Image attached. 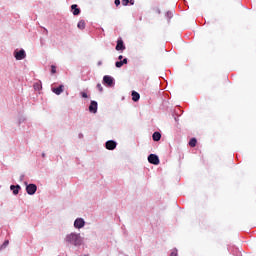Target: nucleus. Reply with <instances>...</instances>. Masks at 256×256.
Instances as JSON below:
<instances>
[{
	"instance_id": "obj_1",
	"label": "nucleus",
	"mask_w": 256,
	"mask_h": 256,
	"mask_svg": "<svg viewBox=\"0 0 256 256\" xmlns=\"http://www.w3.org/2000/svg\"><path fill=\"white\" fill-rule=\"evenodd\" d=\"M64 242L66 245L81 247L83 245V237H81V233L71 232L65 236Z\"/></svg>"
},
{
	"instance_id": "obj_2",
	"label": "nucleus",
	"mask_w": 256,
	"mask_h": 256,
	"mask_svg": "<svg viewBox=\"0 0 256 256\" xmlns=\"http://www.w3.org/2000/svg\"><path fill=\"white\" fill-rule=\"evenodd\" d=\"M13 56L15 57L16 61H23V59L27 57V53L25 52V49H16L14 50Z\"/></svg>"
},
{
	"instance_id": "obj_3",
	"label": "nucleus",
	"mask_w": 256,
	"mask_h": 256,
	"mask_svg": "<svg viewBox=\"0 0 256 256\" xmlns=\"http://www.w3.org/2000/svg\"><path fill=\"white\" fill-rule=\"evenodd\" d=\"M26 185V192L28 195H35L37 193V185L35 184H27V182H24Z\"/></svg>"
},
{
	"instance_id": "obj_4",
	"label": "nucleus",
	"mask_w": 256,
	"mask_h": 256,
	"mask_svg": "<svg viewBox=\"0 0 256 256\" xmlns=\"http://www.w3.org/2000/svg\"><path fill=\"white\" fill-rule=\"evenodd\" d=\"M103 83H104V85H107L108 87H113V85H115V79L109 75H105L103 77Z\"/></svg>"
},
{
	"instance_id": "obj_5",
	"label": "nucleus",
	"mask_w": 256,
	"mask_h": 256,
	"mask_svg": "<svg viewBox=\"0 0 256 256\" xmlns=\"http://www.w3.org/2000/svg\"><path fill=\"white\" fill-rule=\"evenodd\" d=\"M85 227V219L76 218L74 221V229H83Z\"/></svg>"
},
{
	"instance_id": "obj_6",
	"label": "nucleus",
	"mask_w": 256,
	"mask_h": 256,
	"mask_svg": "<svg viewBox=\"0 0 256 256\" xmlns=\"http://www.w3.org/2000/svg\"><path fill=\"white\" fill-rule=\"evenodd\" d=\"M105 148L108 149V151H114V149H117V142L115 140H108L105 143Z\"/></svg>"
},
{
	"instance_id": "obj_7",
	"label": "nucleus",
	"mask_w": 256,
	"mask_h": 256,
	"mask_svg": "<svg viewBox=\"0 0 256 256\" xmlns=\"http://www.w3.org/2000/svg\"><path fill=\"white\" fill-rule=\"evenodd\" d=\"M148 162L151 163V165H159V156H157V154H150L148 156Z\"/></svg>"
},
{
	"instance_id": "obj_8",
	"label": "nucleus",
	"mask_w": 256,
	"mask_h": 256,
	"mask_svg": "<svg viewBox=\"0 0 256 256\" xmlns=\"http://www.w3.org/2000/svg\"><path fill=\"white\" fill-rule=\"evenodd\" d=\"M98 107H99V104H97V101H95V100H92L91 102H90V105H89V112L90 113H97V109H98Z\"/></svg>"
},
{
	"instance_id": "obj_9",
	"label": "nucleus",
	"mask_w": 256,
	"mask_h": 256,
	"mask_svg": "<svg viewBox=\"0 0 256 256\" xmlns=\"http://www.w3.org/2000/svg\"><path fill=\"white\" fill-rule=\"evenodd\" d=\"M116 51H125V43L123 39L119 38L116 44Z\"/></svg>"
},
{
	"instance_id": "obj_10",
	"label": "nucleus",
	"mask_w": 256,
	"mask_h": 256,
	"mask_svg": "<svg viewBox=\"0 0 256 256\" xmlns=\"http://www.w3.org/2000/svg\"><path fill=\"white\" fill-rule=\"evenodd\" d=\"M71 11L74 16L81 15V9L79 8V6H77V4L71 5Z\"/></svg>"
},
{
	"instance_id": "obj_11",
	"label": "nucleus",
	"mask_w": 256,
	"mask_h": 256,
	"mask_svg": "<svg viewBox=\"0 0 256 256\" xmlns=\"http://www.w3.org/2000/svg\"><path fill=\"white\" fill-rule=\"evenodd\" d=\"M10 191L13 192V195H19V191H21V186L19 184L11 185Z\"/></svg>"
},
{
	"instance_id": "obj_12",
	"label": "nucleus",
	"mask_w": 256,
	"mask_h": 256,
	"mask_svg": "<svg viewBox=\"0 0 256 256\" xmlns=\"http://www.w3.org/2000/svg\"><path fill=\"white\" fill-rule=\"evenodd\" d=\"M128 63V59L124 58L123 60H119L115 62V67H117L118 69H121L122 66L127 65Z\"/></svg>"
},
{
	"instance_id": "obj_13",
	"label": "nucleus",
	"mask_w": 256,
	"mask_h": 256,
	"mask_svg": "<svg viewBox=\"0 0 256 256\" xmlns=\"http://www.w3.org/2000/svg\"><path fill=\"white\" fill-rule=\"evenodd\" d=\"M64 88H65V86H63V84H61L56 88H52V91L55 93V95H61V93H63Z\"/></svg>"
},
{
	"instance_id": "obj_14",
	"label": "nucleus",
	"mask_w": 256,
	"mask_h": 256,
	"mask_svg": "<svg viewBox=\"0 0 256 256\" xmlns=\"http://www.w3.org/2000/svg\"><path fill=\"white\" fill-rule=\"evenodd\" d=\"M139 99H141V95L137 91H132V101H134V103H137Z\"/></svg>"
},
{
	"instance_id": "obj_15",
	"label": "nucleus",
	"mask_w": 256,
	"mask_h": 256,
	"mask_svg": "<svg viewBox=\"0 0 256 256\" xmlns=\"http://www.w3.org/2000/svg\"><path fill=\"white\" fill-rule=\"evenodd\" d=\"M152 139L153 141H161V132H154L152 134Z\"/></svg>"
},
{
	"instance_id": "obj_16",
	"label": "nucleus",
	"mask_w": 256,
	"mask_h": 256,
	"mask_svg": "<svg viewBox=\"0 0 256 256\" xmlns=\"http://www.w3.org/2000/svg\"><path fill=\"white\" fill-rule=\"evenodd\" d=\"M77 27L83 31V29H85V20H80L77 24Z\"/></svg>"
},
{
	"instance_id": "obj_17",
	"label": "nucleus",
	"mask_w": 256,
	"mask_h": 256,
	"mask_svg": "<svg viewBox=\"0 0 256 256\" xmlns=\"http://www.w3.org/2000/svg\"><path fill=\"white\" fill-rule=\"evenodd\" d=\"M190 147H196L197 145V138H191L189 141Z\"/></svg>"
},
{
	"instance_id": "obj_18",
	"label": "nucleus",
	"mask_w": 256,
	"mask_h": 256,
	"mask_svg": "<svg viewBox=\"0 0 256 256\" xmlns=\"http://www.w3.org/2000/svg\"><path fill=\"white\" fill-rule=\"evenodd\" d=\"M51 73L55 75L57 73V67L55 65H51Z\"/></svg>"
},
{
	"instance_id": "obj_19",
	"label": "nucleus",
	"mask_w": 256,
	"mask_h": 256,
	"mask_svg": "<svg viewBox=\"0 0 256 256\" xmlns=\"http://www.w3.org/2000/svg\"><path fill=\"white\" fill-rule=\"evenodd\" d=\"M80 96L82 97V99H87V97H89V95H87V92H80Z\"/></svg>"
},
{
	"instance_id": "obj_20",
	"label": "nucleus",
	"mask_w": 256,
	"mask_h": 256,
	"mask_svg": "<svg viewBox=\"0 0 256 256\" xmlns=\"http://www.w3.org/2000/svg\"><path fill=\"white\" fill-rule=\"evenodd\" d=\"M166 17H168V19H172L173 18V12H171V11L166 12Z\"/></svg>"
},
{
	"instance_id": "obj_21",
	"label": "nucleus",
	"mask_w": 256,
	"mask_h": 256,
	"mask_svg": "<svg viewBox=\"0 0 256 256\" xmlns=\"http://www.w3.org/2000/svg\"><path fill=\"white\" fill-rule=\"evenodd\" d=\"M9 245V240L4 241V243L1 245V249H5Z\"/></svg>"
},
{
	"instance_id": "obj_22",
	"label": "nucleus",
	"mask_w": 256,
	"mask_h": 256,
	"mask_svg": "<svg viewBox=\"0 0 256 256\" xmlns=\"http://www.w3.org/2000/svg\"><path fill=\"white\" fill-rule=\"evenodd\" d=\"M170 256H177V248H174L170 254Z\"/></svg>"
},
{
	"instance_id": "obj_23",
	"label": "nucleus",
	"mask_w": 256,
	"mask_h": 256,
	"mask_svg": "<svg viewBox=\"0 0 256 256\" xmlns=\"http://www.w3.org/2000/svg\"><path fill=\"white\" fill-rule=\"evenodd\" d=\"M34 89L36 91H39V89H41V86L39 85V83L34 84Z\"/></svg>"
},
{
	"instance_id": "obj_24",
	"label": "nucleus",
	"mask_w": 256,
	"mask_h": 256,
	"mask_svg": "<svg viewBox=\"0 0 256 256\" xmlns=\"http://www.w3.org/2000/svg\"><path fill=\"white\" fill-rule=\"evenodd\" d=\"M122 5H124V7H127V5H129V0H122Z\"/></svg>"
},
{
	"instance_id": "obj_25",
	"label": "nucleus",
	"mask_w": 256,
	"mask_h": 256,
	"mask_svg": "<svg viewBox=\"0 0 256 256\" xmlns=\"http://www.w3.org/2000/svg\"><path fill=\"white\" fill-rule=\"evenodd\" d=\"M96 87L100 92H103V86L101 84L98 83Z\"/></svg>"
},
{
	"instance_id": "obj_26",
	"label": "nucleus",
	"mask_w": 256,
	"mask_h": 256,
	"mask_svg": "<svg viewBox=\"0 0 256 256\" xmlns=\"http://www.w3.org/2000/svg\"><path fill=\"white\" fill-rule=\"evenodd\" d=\"M114 4L116 5V7H119V5H121V0H115Z\"/></svg>"
},
{
	"instance_id": "obj_27",
	"label": "nucleus",
	"mask_w": 256,
	"mask_h": 256,
	"mask_svg": "<svg viewBox=\"0 0 256 256\" xmlns=\"http://www.w3.org/2000/svg\"><path fill=\"white\" fill-rule=\"evenodd\" d=\"M43 29H44L43 34L44 35H49V31L47 30V28H43Z\"/></svg>"
},
{
	"instance_id": "obj_28",
	"label": "nucleus",
	"mask_w": 256,
	"mask_h": 256,
	"mask_svg": "<svg viewBox=\"0 0 256 256\" xmlns=\"http://www.w3.org/2000/svg\"><path fill=\"white\" fill-rule=\"evenodd\" d=\"M24 179H25V174H21L20 178H19V181H23Z\"/></svg>"
},
{
	"instance_id": "obj_29",
	"label": "nucleus",
	"mask_w": 256,
	"mask_h": 256,
	"mask_svg": "<svg viewBox=\"0 0 256 256\" xmlns=\"http://www.w3.org/2000/svg\"><path fill=\"white\" fill-rule=\"evenodd\" d=\"M129 3H130L131 5H135V0H129Z\"/></svg>"
},
{
	"instance_id": "obj_30",
	"label": "nucleus",
	"mask_w": 256,
	"mask_h": 256,
	"mask_svg": "<svg viewBox=\"0 0 256 256\" xmlns=\"http://www.w3.org/2000/svg\"><path fill=\"white\" fill-rule=\"evenodd\" d=\"M119 61H123V55L118 56Z\"/></svg>"
},
{
	"instance_id": "obj_31",
	"label": "nucleus",
	"mask_w": 256,
	"mask_h": 256,
	"mask_svg": "<svg viewBox=\"0 0 256 256\" xmlns=\"http://www.w3.org/2000/svg\"><path fill=\"white\" fill-rule=\"evenodd\" d=\"M97 65H98V67H100V65H103V62L102 61H98Z\"/></svg>"
},
{
	"instance_id": "obj_32",
	"label": "nucleus",
	"mask_w": 256,
	"mask_h": 256,
	"mask_svg": "<svg viewBox=\"0 0 256 256\" xmlns=\"http://www.w3.org/2000/svg\"><path fill=\"white\" fill-rule=\"evenodd\" d=\"M23 121H25V119H20V120H19V123H23Z\"/></svg>"
},
{
	"instance_id": "obj_33",
	"label": "nucleus",
	"mask_w": 256,
	"mask_h": 256,
	"mask_svg": "<svg viewBox=\"0 0 256 256\" xmlns=\"http://www.w3.org/2000/svg\"><path fill=\"white\" fill-rule=\"evenodd\" d=\"M233 255L239 256V255H241V252H238L237 254L233 253Z\"/></svg>"
},
{
	"instance_id": "obj_34",
	"label": "nucleus",
	"mask_w": 256,
	"mask_h": 256,
	"mask_svg": "<svg viewBox=\"0 0 256 256\" xmlns=\"http://www.w3.org/2000/svg\"><path fill=\"white\" fill-rule=\"evenodd\" d=\"M42 157H43V158H45V157H46V154H45L44 152L42 153Z\"/></svg>"
},
{
	"instance_id": "obj_35",
	"label": "nucleus",
	"mask_w": 256,
	"mask_h": 256,
	"mask_svg": "<svg viewBox=\"0 0 256 256\" xmlns=\"http://www.w3.org/2000/svg\"><path fill=\"white\" fill-rule=\"evenodd\" d=\"M79 137H83V134H79Z\"/></svg>"
},
{
	"instance_id": "obj_36",
	"label": "nucleus",
	"mask_w": 256,
	"mask_h": 256,
	"mask_svg": "<svg viewBox=\"0 0 256 256\" xmlns=\"http://www.w3.org/2000/svg\"><path fill=\"white\" fill-rule=\"evenodd\" d=\"M158 13H161V10H158Z\"/></svg>"
}]
</instances>
